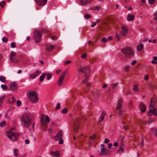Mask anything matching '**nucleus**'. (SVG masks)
Listing matches in <instances>:
<instances>
[{
    "mask_svg": "<svg viewBox=\"0 0 157 157\" xmlns=\"http://www.w3.org/2000/svg\"><path fill=\"white\" fill-rule=\"evenodd\" d=\"M20 120L22 124L26 128L29 127L32 121L30 115L26 113L23 114L21 116Z\"/></svg>",
    "mask_w": 157,
    "mask_h": 157,
    "instance_id": "obj_1",
    "label": "nucleus"
},
{
    "mask_svg": "<svg viewBox=\"0 0 157 157\" xmlns=\"http://www.w3.org/2000/svg\"><path fill=\"white\" fill-rule=\"evenodd\" d=\"M121 52L127 58H130L133 57L135 55L134 49L131 47H128L123 48Z\"/></svg>",
    "mask_w": 157,
    "mask_h": 157,
    "instance_id": "obj_2",
    "label": "nucleus"
},
{
    "mask_svg": "<svg viewBox=\"0 0 157 157\" xmlns=\"http://www.w3.org/2000/svg\"><path fill=\"white\" fill-rule=\"evenodd\" d=\"M28 98L32 103L36 104L38 102L39 98L36 92L30 91L28 92Z\"/></svg>",
    "mask_w": 157,
    "mask_h": 157,
    "instance_id": "obj_3",
    "label": "nucleus"
},
{
    "mask_svg": "<svg viewBox=\"0 0 157 157\" xmlns=\"http://www.w3.org/2000/svg\"><path fill=\"white\" fill-rule=\"evenodd\" d=\"M128 29L127 27L122 26L121 27V30L118 34L117 33H115V38L117 41H119L121 39V36H126L128 34Z\"/></svg>",
    "mask_w": 157,
    "mask_h": 157,
    "instance_id": "obj_4",
    "label": "nucleus"
},
{
    "mask_svg": "<svg viewBox=\"0 0 157 157\" xmlns=\"http://www.w3.org/2000/svg\"><path fill=\"white\" fill-rule=\"evenodd\" d=\"M41 129L43 131L46 130L48 124L50 122V118L48 115H46L45 117H42L41 118Z\"/></svg>",
    "mask_w": 157,
    "mask_h": 157,
    "instance_id": "obj_5",
    "label": "nucleus"
},
{
    "mask_svg": "<svg viewBox=\"0 0 157 157\" xmlns=\"http://www.w3.org/2000/svg\"><path fill=\"white\" fill-rule=\"evenodd\" d=\"M6 134L7 137L12 141L16 140L18 137L19 135L17 133L13 132L11 131H7Z\"/></svg>",
    "mask_w": 157,
    "mask_h": 157,
    "instance_id": "obj_6",
    "label": "nucleus"
},
{
    "mask_svg": "<svg viewBox=\"0 0 157 157\" xmlns=\"http://www.w3.org/2000/svg\"><path fill=\"white\" fill-rule=\"evenodd\" d=\"M43 32L42 30H36L34 33V39L36 43L39 42L41 39V36Z\"/></svg>",
    "mask_w": 157,
    "mask_h": 157,
    "instance_id": "obj_7",
    "label": "nucleus"
},
{
    "mask_svg": "<svg viewBox=\"0 0 157 157\" xmlns=\"http://www.w3.org/2000/svg\"><path fill=\"white\" fill-rule=\"evenodd\" d=\"M110 151L107 149L103 144L101 145L100 152L99 155H105L110 154Z\"/></svg>",
    "mask_w": 157,
    "mask_h": 157,
    "instance_id": "obj_8",
    "label": "nucleus"
},
{
    "mask_svg": "<svg viewBox=\"0 0 157 157\" xmlns=\"http://www.w3.org/2000/svg\"><path fill=\"white\" fill-rule=\"evenodd\" d=\"M67 72V71L66 70L62 72L58 81V86H60L62 84L63 79L65 78Z\"/></svg>",
    "mask_w": 157,
    "mask_h": 157,
    "instance_id": "obj_9",
    "label": "nucleus"
},
{
    "mask_svg": "<svg viewBox=\"0 0 157 157\" xmlns=\"http://www.w3.org/2000/svg\"><path fill=\"white\" fill-rule=\"evenodd\" d=\"M153 115L157 116V108H152L149 107V111L148 113L149 116H151Z\"/></svg>",
    "mask_w": 157,
    "mask_h": 157,
    "instance_id": "obj_10",
    "label": "nucleus"
},
{
    "mask_svg": "<svg viewBox=\"0 0 157 157\" xmlns=\"http://www.w3.org/2000/svg\"><path fill=\"white\" fill-rule=\"evenodd\" d=\"M79 118L76 117L74 122V130L75 132H77L78 128V124L79 122Z\"/></svg>",
    "mask_w": 157,
    "mask_h": 157,
    "instance_id": "obj_11",
    "label": "nucleus"
},
{
    "mask_svg": "<svg viewBox=\"0 0 157 157\" xmlns=\"http://www.w3.org/2000/svg\"><path fill=\"white\" fill-rule=\"evenodd\" d=\"M35 1L38 6H43L47 3V0H35Z\"/></svg>",
    "mask_w": 157,
    "mask_h": 157,
    "instance_id": "obj_12",
    "label": "nucleus"
},
{
    "mask_svg": "<svg viewBox=\"0 0 157 157\" xmlns=\"http://www.w3.org/2000/svg\"><path fill=\"white\" fill-rule=\"evenodd\" d=\"M157 100L156 98L155 97H152L151 99L150 102V106L149 107L152 108H154L155 107V104Z\"/></svg>",
    "mask_w": 157,
    "mask_h": 157,
    "instance_id": "obj_13",
    "label": "nucleus"
},
{
    "mask_svg": "<svg viewBox=\"0 0 157 157\" xmlns=\"http://www.w3.org/2000/svg\"><path fill=\"white\" fill-rule=\"evenodd\" d=\"M92 1V0H81L79 3L82 6H85L90 3Z\"/></svg>",
    "mask_w": 157,
    "mask_h": 157,
    "instance_id": "obj_14",
    "label": "nucleus"
},
{
    "mask_svg": "<svg viewBox=\"0 0 157 157\" xmlns=\"http://www.w3.org/2000/svg\"><path fill=\"white\" fill-rule=\"evenodd\" d=\"M63 132L61 131H59L56 136L54 137V139L56 140H58L63 137Z\"/></svg>",
    "mask_w": 157,
    "mask_h": 157,
    "instance_id": "obj_15",
    "label": "nucleus"
},
{
    "mask_svg": "<svg viewBox=\"0 0 157 157\" xmlns=\"http://www.w3.org/2000/svg\"><path fill=\"white\" fill-rule=\"evenodd\" d=\"M10 87L11 90L13 91L17 89V85L16 83L13 82L10 85Z\"/></svg>",
    "mask_w": 157,
    "mask_h": 157,
    "instance_id": "obj_16",
    "label": "nucleus"
},
{
    "mask_svg": "<svg viewBox=\"0 0 157 157\" xmlns=\"http://www.w3.org/2000/svg\"><path fill=\"white\" fill-rule=\"evenodd\" d=\"M40 73V71L39 70H37L31 75L30 76V78L31 79L34 78L37 76Z\"/></svg>",
    "mask_w": 157,
    "mask_h": 157,
    "instance_id": "obj_17",
    "label": "nucleus"
},
{
    "mask_svg": "<svg viewBox=\"0 0 157 157\" xmlns=\"http://www.w3.org/2000/svg\"><path fill=\"white\" fill-rule=\"evenodd\" d=\"M89 69V67L88 66H85L80 67L78 70L79 72L84 73Z\"/></svg>",
    "mask_w": 157,
    "mask_h": 157,
    "instance_id": "obj_18",
    "label": "nucleus"
},
{
    "mask_svg": "<svg viewBox=\"0 0 157 157\" xmlns=\"http://www.w3.org/2000/svg\"><path fill=\"white\" fill-rule=\"evenodd\" d=\"M119 85V83L118 82H116L115 83H112L111 85V88H110L108 92H109L111 89H116Z\"/></svg>",
    "mask_w": 157,
    "mask_h": 157,
    "instance_id": "obj_19",
    "label": "nucleus"
},
{
    "mask_svg": "<svg viewBox=\"0 0 157 157\" xmlns=\"http://www.w3.org/2000/svg\"><path fill=\"white\" fill-rule=\"evenodd\" d=\"M139 109L140 111L143 113L145 111L146 107L143 103H141L139 106Z\"/></svg>",
    "mask_w": 157,
    "mask_h": 157,
    "instance_id": "obj_20",
    "label": "nucleus"
},
{
    "mask_svg": "<svg viewBox=\"0 0 157 157\" xmlns=\"http://www.w3.org/2000/svg\"><path fill=\"white\" fill-rule=\"evenodd\" d=\"M150 133H153L156 136H157V128L154 127L151 128Z\"/></svg>",
    "mask_w": 157,
    "mask_h": 157,
    "instance_id": "obj_21",
    "label": "nucleus"
},
{
    "mask_svg": "<svg viewBox=\"0 0 157 157\" xmlns=\"http://www.w3.org/2000/svg\"><path fill=\"white\" fill-rule=\"evenodd\" d=\"M122 103V100L121 99H119L117 102V105L116 107V109L117 110L122 109V108H121V105Z\"/></svg>",
    "mask_w": 157,
    "mask_h": 157,
    "instance_id": "obj_22",
    "label": "nucleus"
},
{
    "mask_svg": "<svg viewBox=\"0 0 157 157\" xmlns=\"http://www.w3.org/2000/svg\"><path fill=\"white\" fill-rule=\"evenodd\" d=\"M50 154L55 157H59L60 155L59 153L57 151H51L50 152Z\"/></svg>",
    "mask_w": 157,
    "mask_h": 157,
    "instance_id": "obj_23",
    "label": "nucleus"
},
{
    "mask_svg": "<svg viewBox=\"0 0 157 157\" xmlns=\"http://www.w3.org/2000/svg\"><path fill=\"white\" fill-rule=\"evenodd\" d=\"M16 102V99L13 96H12L11 98H9V103L10 104H13Z\"/></svg>",
    "mask_w": 157,
    "mask_h": 157,
    "instance_id": "obj_24",
    "label": "nucleus"
},
{
    "mask_svg": "<svg viewBox=\"0 0 157 157\" xmlns=\"http://www.w3.org/2000/svg\"><path fill=\"white\" fill-rule=\"evenodd\" d=\"M54 46L52 44H48L46 47V49L48 51L52 50L54 49Z\"/></svg>",
    "mask_w": 157,
    "mask_h": 157,
    "instance_id": "obj_25",
    "label": "nucleus"
},
{
    "mask_svg": "<svg viewBox=\"0 0 157 157\" xmlns=\"http://www.w3.org/2000/svg\"><path fill=\"white\" fill-rule=\"evenodd\" d=\"M134 18V16L133 15L129 14L128 15L127 19L128 21H132Z\"/></svg>",
    "mask_w": 157,
    "mask_h": 157,
    "instance_id": "obj_26",
    "label": "nucleus"
},
{
    "mask_svg": "<svg viewBox=\"0 0 157 157\" xmlns=\"http://www.w3.org/2000/svg\"><path fill=\"white\" fill-rule=\"evenodd\" d=\"M96 135L95 134H94L91 136L90 137V141H89V145L90 146H92V144H91V140H94V139L96 137Z\"/></svg>",
    "mask_w": 157,
    "mask_h": 157,
    "instance_id": "obj_27",
    "label": "nucleus"
},
{
    "mask_svg": "<svg viewBox=\"0 0 157 157\" xmlns=\"http://www.w3.org/2000/svg\"><path fill=\"white\" fill-rule=\"evenodd\" d=\"M143 46L144 45L142 44H140L137 45V47L138 50L139 51H141L143 48Z\"/></svg>",
    "mask_w": 157,
    "mask_h": 157,
    "instance_id": "obj_28",
    "label": "nucleus"
},
{
    "mask_svg": "<svg viewBox=\"0 0 157 157\" xmlns=\"http://www.w3.org/2000/svg\"><path fill=\"white\" fill-rule=\"evenodd\" d=\"M16 54V53L13 51H12L10 53V61L13 60L12 58L14 57L13 56H14Z\"/></svg>",
    "mask_w": 157,
    "mask_h": 157,
    "instance_id": "obj_29",
    "label": "nucleus"
},
{
    "mask_svg": "<svg viewBox=\"0 0 157 157\" xmlns=\"http://www.w3.org/2000/svg\"><path fill=\"white\" fill-rule=\"evenodd\" d=\"M153 60H152L151 63L154 65L157 64V57L154 56L153 58Z\"/></svg>",
    "mask_w": 157,
    "mask_h": 157,
    "instance_id": "obj_30",
    "label": "nucleus"
},
{
    "mask_svg": "<svg viewBox=\"0 0 157 157\" xmlns=\"http://www.w3.org/2000/svg\"><path fill=\"white\" fill-rule=\"evenodd\" d=\"M5 97L6 96L5 95L0 97V107L2 106L4 99Z\"/></svg>",
    "mask_w": 157,
    "mask_h": 157,
    "instance_id": "obj_31",
    "label": "nucleus"
},
{
    "mask_svg": "<svg viewBox=\"0 0 157 157\" xmlns=\"http://www.w3.org/2000/svg\"><path fill=\"white\" fill-rule=\"evenodd\" d=\"M100 21V20L98 19L97 20H96V21L93 23L91 25V27L92 28L94 27L97 25V23H98Z\"/></svg>",
    "mask_w": 157,
    "mask_h": 157,
    "instance_id": "obj_32",
    "label": "nucleus"
},
{
    "mask_svg": "<svg viewBox=\"0 0 157 157\" xmlns=\"http://www.w3.org/2000/svg\"><path fill=\"white\" fill-rule=\"evenodd\" d=\"M119 111L118 112V114L119 116L122 115L124 113V110L123 109H121L119 110Z\"/></svg>",
    "mask_w": 157,
    "mask_h": 157,
    "instance_id": "obj_33",
    "label": "nucleus"
},
{
    "mask_svg": "<svg viewBox=\"0 0 157 157\" xmlns=\"http://www.w3.org/2000/svg\"><path fill=\"white\" fill-rule=\"evenodd\" d=\"M124 150V147H120L118 150L117 151V153H119L121 154V153L123 152Z\"/></svg>",
    "mask_w": 157,
    "mask_h": 157,
    "instance_id": "obj_34",
    "label": "nucleus"
},
{
    "mask_svg": "<svg viewBox=\"0 0 157 157\" xmlns=\"http://www.w3.org/2000/svg\"><path fill=\"white\" fill-rule=\"evenodd\" d=\"M13 60L12 61H11L13 63H18L19 61V60L16 58H15L14 57H13L12 58Z\"/></svg>",
    "mask_w": 157,
    "mask_h": 157,
    "instance_id": "obj_35",
    "label": "nucleus"
},
{
    "mask_svg": "<svg viewBox=\"0 0 157 157\" xmlns=\"http://www.w3.org/2000/svg\"><path fill=\"white\" fill-rule=\"evenodd\" d=\"M99 93L98 91L97 90L95 91V93H94L93 95L95 98H97L99 96Z\"/></svg>",
    "mask_w": 157,
    "mask_h": 157,
    "instance_id": "obj_36",
    "label": "nucleus"
},
{
    "mask_svg": "<svg viewBox=\"0 0 157 157\" xmlns=\"http://www.w3.org/2000/svg\"><path fill=\"white\" fill-rule=\"evenodd\" d=\"M46 74L45 73L43 74L42 75H41L40 77V80L41 82H42L44 79Z\"/></svg>",
    "mask_w": 157,
    "mask_h": 157,
    "instance_id": "obj_37",
    "label": "nucleus"
},
{
    "mask_svg": "<svg viewBox=\"0 0 157 157\" xmlns=\"http://www.w3.org/2000/svg\"><path fill=\"white\" fill-rule=\"evenodd\" d=\"M133 90L137 92L139 91V88L137 85H134Z\"/></svg>",
    "mask_w": 157,
    "mask_h": 157,
    "instance_id": "obj_38",
    "label": "nucleus"
},
{
    "mask_svg": "<svg viewBox=\"0 0 157 157\" xmlns=\"http://www.w3.org/2000/svg\"><path fill=\"white\" fill-rule=\"evenodd\" d=\"M0 81L3 82H5L6 81L5 77L3 76H0Z\"/></svg>",
    "mask_w": 157,
    "mask_h": 157,
    "instance_id": "obj_39",
    "label": "nucleus"
},
{
    "mask_svg": "<svg viewBox=\"0 0 157 157\" xmlns=\"http://www.w3.org/2000/svg\"><path fill=\"white\" fill-rule=\"evenodd\" d=\"M124 71H127L130 70V66L128 65H127L124 67Z\"/></svg>",
    "mask_w": 157,
    "mask_h": 157,
    "instance_id": "obj_40",
    "label": "nucleus"
},
{
    "mask_svg": "<svg viewBox=\"0 0 157 157\" xmlns=\"http://www.w3.org/2000/svg\"><path fill=\"white\" fill-rule=\"evenodd\" d=\"M153 19L155 20H157V10L153 14Z\"/></svg>",
    "mask_w": 157,
    "mask_h": 157,
    "instance_id": "obj_41",
    "label": "nucleus"
},
{
    "mask_svg": "<svg viewBox=\"0 0 157 157\" xmlns=\"http://www.w3.org/2000/svg\"><path fill=\"white\" fill-rule=\"evenodd\" d=\"M106 114V112L105 111H103L101 113V117H103L104 118L105 117Z\"/></svg>",
    "mask_w": 157,
    "mask_h": 157,
    "instance_id": "obj_42",
    "label": "nucleus"
},
{
    "mask_svg": "<svg viewBox=\"0 0 157 157\" xmlns=\"http://www.w3.org/2000/svg\"><path fill=\"white\" fill-rule=\"evenodd\" d=\"M6 124V122L3 121L0 123V126L2 127L5 125Z\"/></svg>",
    "mask_w": 157,
    "mask_h": 157,
    "instance_id": "obj_43",
    "label": "nucleus"
},
{
    "mask_svg": "<svg viewBox=\"0 0 157 157\" xmlns=\"http://www.w3.org/2000/svg\"><path fill=\"white\" fill-rule=\"evenodd\" d=\"M13 153L16 156H17L18 153V150L17 149H14L13 150Z\"/></svg>",
    "mask_w": 157,
    "mask_h": 157,
    "instance_id": "obj_44",
    "label": "nucleus"
},
{
    "mask_svg": "<svg viewBox=\"0 0 157 157\" xmlns=\"http://www.w3.org/2000/svg\"><path fill=\"white\" fill-rule=\"evenodd\" d=\"M1 87L4 90H6L7 89V87L6 85H2Z\"/></svg>",
    "mask_w": 157,
    "mask_h": 157,
    "instance_id": "obj_45",
    "label": "nucleus"
},
{
    "mask_svg": "<svg viewBox=\"0 0 157 157\" xmlns=\"http://www.w3.org/2000/svg\"><path fill=\"white\" fill-rule=\"evenodd\" d=\"M86 85V87H90L92 85V83L91 82H88Z\"/></svg>",
    "mask_w": 157,
    "mask_h": 157,
    "instance_id": "obj_46",
    "label": "nucleus"
},
{
    "mask_svg": "<svg viewBox=\"0 0 157 157\" xmlns=\"http://www.w3.org/2000/svg\"><path fill=\"white\" fill-rule=\"evenodd\" d=\"M52 77V75L50 73L48 74L47 75V79L48 80H49Z\"/></svg>",
    "mask_w": 157,
    "mask_h": 157,
    "instance_id": "obj_47",
    "label": "nucleus"
},
{
    "mask_svg": "<svg viewBox=\"0 0 157 157\" xmlns=\"http://www.w3.org/2000/svg\"><path fill=\"white\" fill-rule=\"evenodd\" d=\"M84 17L86 19H87L90 18L91 16L89 14H86L85 15Z\"/></svg>",
    "mask_w": 157,
    "mask_h": 157,
    "instance_id": "obj_48",
    "label": "nucleus"
},
{
    "mask_svg": "<svg viewBox=\"0 0 157 157\" xmlns=\"http://www.w3.org/2000/svg\"><path fill=\"white\" fill-rule=\"evenodd\" d=\"M5 2L4 1H3L0 2V6L3 7L5 5Z\"/></svg>",
    "mask_w": 157,
    "mask_h": 157,
    "instance_id": "obj_49",
    "label": "nucleus"
},
{
    "mask_svg": "<svg viewBox=\"0 0 157 157\" xmlns=\"http://www.w3.org/2000/svg\"><path fill=\"white\" fill-rule=\"evenodd\" d=\"M16 104L17 106H20L21 104V101L20 100H17L16 102Z\"/></svg>",
    "mask_w": 157,
    "mask_h": 157,
    "instance_id": "obj_50",
    "label": "nucleus"
},
{
    "mask_svg": "<svg viewBox=\"0 0 157 157\" xmlns=\"http://www.w3.org/2000/svg\"><path fill=\"white\" fill-rule=\"evenodd\" d=\"M139 145L141 147L143 146V145H144V140L143 139H142L140 143L139 144Z\"/></svg>",
    "mask_w": 157,
    "mask_h": 157,
    "instance_id": "obj_51",
    "label": "nucleus"
},
{
    "mask_svg": "<svg viewBox=\"0 0 157 157\" xmlns=\"http://www.w3.org/2000/svg\"><path fill=\"white\" fill-rule=\"evenodd\" d=\"M16 47L15 43L14 42H13L11 43V47L12 48H14Z\"/></svg>",
    "mask_w": 157,
    "mask_h": 157,
    "instance_id": "obj_52",
    "label": "nucleus"
},
{
    "mask_svg": "<svg viewBox=\"0 0 157 157\" xmlns=\"http://www.w3.org/2000/svg\"><path fill=\"white\" fill-rule=\"evenodd\" d=\"M2 41L6 43L8 41V39L5 37H4L2 38Z\"/></svg>",
    "mask_w": 157,
    "mask_h": 157,
    "instance_id": "obj_53",
    "label": "nucleus"
},
{
    "mask_svg": "<svg viewBox=\"0 0 157 157\" xmlns=\"http://www.w3.org/2000/svg\"><path fill=\"white\" fill-rule=\"evenodd\" d=\"M101 41L103 43H105L107 41V39L105 37H103L101 39Z\"/></svg>",
    "mask_w": 157,
    "mask_h": 157,
    "instance_id": "obj_54",
    "label": "nucleus"
},
{
    "mask_svg": "<svg viewBox=\"0 0 157 157\" xmlns=\"http://www.w3.org/2000/svg\"><path fill=\"white\" fill-rule=\"evenodd\" d=\"M88 78H86L84 79L82 81V83L84 84H86L88 82L87 81Z\"/></svg>",
    "mask_w": 157,
    "mask_h": 157,
    "instance_id": "obj_55",
    "label": "nucleus"
},
{
    "mask_svg": "<svg viewBox=\"0 0 157 157\" xmlns=\"http://www.w3.org/2000/svg\"><path fill=\"white\" fill-rule=\"evenodd\" d=\"M68 109L66 108H64L62 110V113H65L67 112Z\"/></svg>",
    "mask_w": 157,
    "mask_h": 157,
    "instance_id": "obj_56",
    "label": "nucleus"
},
{
    "mask_svg": "<svg viewBox=\"0 0 157 157\" xmlns=\"http://www.w3.org/2000/svg\"><path fill=\"white\" fill-rule=\"evenodd\" d=\"M60 104L59 103H58L56 105V109H58L60 108Z\"/></svg>",
    "mask_w": 157,
    "mask_h": 157,
    "instance_id": "obj_57",
    "label": "nucleus"
},
{
    "mask_svg": "<svg viewBox=\"0 0 157 157\" xmlns=\"http://www.w3.org/2000/svg\"><path fill=\"white\" fill-rule=\"evenodd\" d=\"M103 117H102L100 116V118H99L98 121L100 123H101L104 119Z\"/></svg>",
    "mask_w": 157,
    "mask_h": 157,
    "instance_id": "obj_58",
    "label": "nucleus"
},
{
    "mask_svg": "<svg viewBox=\"0 0 157 157\" xmlns=\"http://www.w3.org/2000/svg\"><path fill=\"white\" fill-rule=\"evenodd\" d=\"M51 37L53 40H55L57 39V37L55 36H51Z\"/></svg>",
    "mask_w": 157,
    "mask_h": 157,
    "instance_id": "obj_59",
    "label": "nucleus"
},
{
    "mask_svg": "<svg viewBox=\"0 0 157 157\" xmlns=\"http://www.w3.org/2000/svg\"><path fill=\"white\" fill-rule=\"evenodd\" d=\"M94 9L95 10H100L101 9V8L99 6H96L94 7Z\"/></svg>",
    "mask_w": 157,
    "mask_h": 157,
    "instance_id": "obj_60",
    "label": "nucleus"
},
{
    "mask_svg": "<svg viewBox=\"0 0 157 157\" xmlns=\"http://www.w3.org/2000/svg\"><path fill=\"white\" fill-rule=\"evenodd\" d=\"M81 57L82 58L85 59L86 57V55L84 53L81 56Z\"/></svg>",
    "mask_w": 157,
    "mask_h": 157,
    "instance_id": "obj_61",
    "label": "nucleus"
},
{
    "mask_svg": "<svg viewBox=\"0 0 157 157\" xmlns=\"http://www.w3.org/2000/svg\"><path fill=\"white\" fill-rule=\"evenodd\" d=\"M149 3L150 4H153L154 3V0H149Z\"/></svg>",
    "mask_w": 157,
    "mask_h": 157,
    "instance_id": "obj_62",
    "label": "nucleus"
},
{
    "mask_svg": "<svg viewBox=\"0 0 157 157\" xmlns=\"http://www.w3.org/2000/svg\"><path fill=\"white\" fill-rule=\"evenodd\" d=\"M59 140H60L59 142V144H62L63 143V139H62V138L61 139H59Z\"/></svg>",
    "mask_w": 157,
    "mask_h": 157,
    "instance_id": "obj_63",
    "label": "nucleus"
},
{
    "mask_svg": "<svg viewBox=\"0 0 157 157\" xmlns=\"http://www.w3.org/2000/svg\"><path fill=\"white\" fill-rule=\"evenodd\" d=\"M71 63V60L67 61L65 62L64 64L67 65L68 64L70 63Z\"/></svg>",
    "mask_w": 157,
    "mask_h": 157,
    "instance_id": "obj_64",
    "label": "nucleus"
}]
</instances>
